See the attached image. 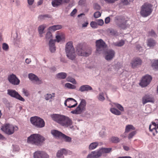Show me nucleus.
Listing matches in <instances>:
<instances>
[{
	"mask_svg": "<svg viewBox=\"0 0 158 158\" xmlns=\"http://www.w3.org/2000/svg\"><path fill=\"white\" fill-rule=\"evenodd\" d=\"M51 116L53 120L63 126L68 127L72 124V120L67 116L58 114H53Z\"/></svg>",
	"mask_w": 158,
	"mask_h": 158,
	"instance_id": "nucleus-1",
	"label": "nucleus"
},
{
	"mask_svg": "<svg viewBox=\"0 0 158 158\" xmlns=\"http://www.w3.org/2000/svg\"><path fill=\"white\" fill-rule=\"evenodd\" d=\"M45 140V138L40 134H35L31 135L28 137V143L37 146L41 145Z\"/></svg>",
	"mask_w": 158,
	"mask_h": 158,
	"instance_id": "nucleus-2",
	"label": "nucleus"
},
{
	"mask_svg": "<svg viewBox=\"0 0 158 158\" xmlns=\"http://www.w3.org/2000/svg\"><path fill=\"white\" fill-rule=\"evenodd\" d=\"M152 11V5L149 3L146 2L141 7L140 14L143 17H146L150 15Z\"/></svg>",
	"mask_w": 158,
	"mask_h": 158,
	"instance_id": "nucleus-3",
	"label": "nucleus"
},
{
	"mask_svg": "<svg viewBox=\"0 0 158 158\" xmlns=\"http://www.w3.org/2000/svg\"><path fill=\"white\" fill-rule=\"evenodd\" d=\"M91 52L90 48H86L81 44H78L77 46V52L79 56H87L91 54Z\"/></svg>",
	"mask_w": 158,
	"mask_h": 158,
	"instance_id": "nucleus-4",
	"label": "nucleus"
},
{
	"mask_svg": "<svg viewBox=\"0 0 158 158\" xmlns=\"http://www.w3.org/2000/svg\"><path fill=\"white\" fill-rule=\"evenodd\" d=\"M65 50L67 56L69 59L73 60L75 58V51L73 45V42L69 41L66 45Z\"/></svg>",
	"mask_w": 158,
	"mask_h": 158,
	"instance_id": "nucleus-5",
	"label": "nucleus"
},
{
	"mask_svg": "<svg viewBox=\"0 0 158 158\" xmlns=\"http://www.w3.org/2000/svg\"><path fill=\"white\" fill-rule=\"evenodd\" d=\"M1 130L5 133L11 135L13 134L15 131L18 130V127L16 126H14L12 124L7 123L2 126Z\"/></svg>",
	"mask_w": 158,
	"mask_h": 158,
	"instance_id": "nucleus-6",
	"label": "nucleus"
},
{
	"mask_svg": "<svg viewBox=\"0 0 158 158\" xmlns=\"http://www.w3.org/2000/svg\"><path fill=\"white\" fill-rule=\"evenodd\" d=\"M31 124L37 128H41L45 126V122L44 120L37 116L32 117L30 118Z\"/></svg>",
	"mask_w": 158,
	"mask_h": 158,
	"instance_id": "nucleus-7",
	"label": "nucleus"
},
{
	"mask_svg": "<svg viewBox=\"0 0 158 158\" xmlns=\"http://www.w3.org/2000/svg\"><path fill=\"white\" fill-rule=\"evenodd\" d=\"M86 102L84 99L81 100V102L78 107L75 110L71 111V113L73 114H81L85 110Z\"/></svg>",
	"mask_w": 158,
	"mask_h": 158,
	"instance_id": "nucleus-8",
	"label": "nucleus"
},
{
	"mask_svg": "<svg viewBox=\"0 0 158 158\" xmlns=\"http://www.w3.org/2000/svg\"><path fill=\"white\" fill-rule=\"evenodd\" d=\"M97 52L100 53L101 51L103 50L106 47L105 42L102 39L97 40L96 42Z\"/></svg>",
	"mask_w": 158,
	"mask_h": 158,
	"instance_id": "nucleus-9",
	"label": "nucleus"
},
{
	"mask_svg": "<svg viewBox=\"0 0 158 158\" xmlns=\"http://www.w3.org/2000/svg\"><path fill=\"white\" fill-rule=\"evenodd\" d=\"M7 94L11 97L15 98L23 102L25 101V99L15 90L8 89Z\"/></svg>",
	"mask_w": 158,
	"mask_h": 158,
	"instance_id": "nucleus-10",
	"label": "nucleus"
},
{
	"mask_svg": "<svg viewBox=\"0 0 158 158\" xmlns=\"http://www.w3.org/2000/svg\"><path fill=\"white\" fill-rule=\"evenodd\" d=\"M64 105L69 108H71L75 107L77 105V101L71 98H67L64 102Z\"/></svg>",
	"mask_w": 158,
	"mask_h": 158,
	"instance_id": "nucleus-11",
	"label": "nucleus"
},
{
	"mask_svg": "<svg viewBox=\"0 0 158 158\" xmlns=\"http://www.w3.org/2000/svg\"><path fill=\"white\" fill-rule=\"evenodd\" d=\"M8 79L9 82L13 85H17L20 83L19 80L14 74H12L8 76Z\"/></svg>",
	"mask_w": 158,
	"mask_h": 158,
	"instance_id": "nucleus-12",
	"label": "nucleus"
},
{
	"mask_svg": "<svg viewBox=\"0 0 158 158\" xmlns=\"http://www.w3.org/2000/svg\"><path fill=\"white\" fill-rule=\"evenodd\" d=\"M34 158H49V156L46 152L40 151H37L34 153Z\"/></svg>",
	"mask_w": 158,
	"mask_h": 158,
	"instance_id": "nucleus-13",
	"label": "nucleus"
},
{
	"mask_svg": "<svg viewBox=\"0 0 158 158\" xmlns=\"http://www.w3.org/2000/svg\"><path fill=\"white\" fill-rule=\"evenodd\" d=\"M152 79V77L151 76L147 75L143 77L140 85L143 87L146 86L149 84Z\"/></svg>",
	"mask_w": 158,
	"mask_h": 158,
	"instance_id": "nucleus-14",
	"label": "nucleus"
},
{
	"mask_svg": "<svg viewBox=\"0 0 158 158\" xmlns=\"http://www.w3.org/2000/svg\"><path fill=\"white\" fill-rule=\"evenodd\" d=\"M111 148H103L100 150L96 152L95 153L94 158H98L101 156L102 153H108L110 152L111 150Z\"/></svg>",
	"mask_w": 158,
	"mask_h": 158,
	"instance_id": "nucleus-15",
	"label": "nucleus"
},
{
	"mask_svg": "<svg viewBox=\"0 0 158 158\" xmlns=\"http://www.w3.org/2000/svg\"><path fill=\"white\" fill-rule=\"evenodd\" d=\"M28 77L31 81L36 82L37 84H40L42 83V81L40 80L37 76L33 73H29L28 75Z\"/></svg>",
	"mask_w": 158,
	"mask_h": 158,
	"instance_id": "nucleus-16",
	"label": "nucleus"
},
{
	"mask_svg": "<svg viewBox=\"0 0 158 158\" xmlns=\"http://www.w3.org/2000/svg\"><path fill=\"white\" fill-rule=\"evenodd\" d=\"M142 61L139 58H137L133 59L131 61V64L132 67L134 68L137 66L141 64Z\"/></svg>",
	"mask_w": 158,
	"mask_h": 158,
	"instance_id": "nucleus-17",
	"label": "nucleus"
},
{
	"mask_svg": "<svg viewBox=\"0 0 158 158\" xmlns=\"http://www.w3.org/2000/svg\"><path fill=\"white\" fill-rule=\"evenodd\" d=\"M154 102L153 98L149 95H146L142 98V102L143 105L148 102Z\"/></svg>",
	"mask_w": 158,
	"mask_h": 158,
	"instance_id": "nucleus-18",
	"label": "nucleus"
},
{
	"mask_svg": "<svg viewBox=\"0 0 158 158\" xmlns=\"http://www.w3.org/2000/svg\"><path fill=\"white\" fill-rule=\"evenodd\" d=\"M56 41L59 42L62 40H64L65 38L64 34L60 32H57L56 35Z\"/></svg>",
	"mask_w": 158,
	"mask_h": 158,
	"instance_id": "nucleus-19",
	"label": "nucleus"
},
{
	"mask_svg": "<svg viewBox=\"0 0 158 158\" xmlns=\"http://www.w3.org/2000/svg\"><path fill=\"white\" fill-rule=\"evenodd\" d=\"M115 52L112 50H110L107 51V54L106 56L105 59L107 60H110L112 59L114 56Z\"/></svg>",
	"mask_w": 158,
	"mask_h": 158,
	"instance_id": "nucleus-20",
	"label": "nucleus"
},
{
	"mask_svg": "<svg viewBox=\"0 0 158 158\" xmlns=\"http://www.w3.org/2000/svg\"><path fill=\"white\" fill-rule=\"evenodd\" d=\"M92 90V88L88 85H84L81 86L79 89V90L81 92L87 91Z\"/></svg>",
	"mask_w": 158,
	"mask_h": 158,
	"instance_id": "nucleus-21",
	"label": "nucleus"
},
{
	"mask_svg": "<svg viewBox=\"0 0 158 158\" xmlns=\"http://www.w3.org/2000/svg\"><path fill=\"white\" fill-rule=\"evenodd\" d=\"M55 40H51L49 42V46L50 51L52 52H54L56 51V47L55 46Z\"/></svg>",
	"mask_w": 158,
	"mask_h": 158,
	"instance_id": "nucleus-22",
	"label": "nucleus"
},
{
	"mask_svg": "<svg viewBox=\"0 0 158 158\" xmlns=\"http://www.w3.org/2000/svg\"><path fill=\"white\" fill-rule=\"evenodd\" d=\"M67 153V151L65 149L63 148L58 151L57 153L56 156L58 158H63L64 157L63 155H66Z\"/></svg>",
	"mask_w": 158,
	"mask_h": 158,
	"instance_id": "nucleus-23",
	"label": "nucleus"
},
{
	"mask_svg": "<svg viewBox=\"0 0 158 158\" xmlns=\"http://www.w3.org/2000/svg\"><path fill=\"white\" fill-rule=\"evenodd\" d=\"M62 27L61 25H55L49 27L48 28V30L49 31H55L60 29Z\"/></svg>",
	"mask_w": 158,
	"mask_h": 158,
	"instance_id": "nucleus-24",
	"label": "nucleus"
},
{
	"mask_svg": "<svg viewBox=\"0 0 158 158\" xmlns=\"http://www.w3.org/2000/svg\"><path fill=\"white\" fill-rule=\"evenodd\" d=\"M127 20L123 18L121 20L120 23L118 24V26L121 28L124 29L126 27Z\"/></svg>",
	"mask_w": 158,
	"mask_h": 158,
	"instance_id": "nucleus-25",
	"label": "nucleus"
},
{
	"mask_svg": "<svg viewBox=\"0 0 158 158\" xmlns=\"http://www.w3.org/2000/svg\"><path fill=\"white\" fill-rule=\"evenodd\" d=\"M46 27V24H43L40 26L38 28V31L40 37L42 36V34L44 33V30Z\"/></svg>",
	"mask_w": 158,
	"mask_h": 158,
	"instance_id": "nucleus-26",
	"label": "nucleus"
},
{
	"mask_svg": "<svg viewBox=\"0 0 158 158\" xmlns=\"http://www.w3.org/2000/svg\"><path fill=\"white\" fill-rule=\"evenodd\" d=\"M156 43L155 40L152 39H148L147 40V45L150 48L153 47L156 45Z\"/></svg>",
	"mask_w": 158,
	"mask_h": 158,
	"instance_id": "nucleus-27",
	"label": "nucleus"
},
{
	"mask_svg": "<svg viewBox=\"0 0 158 158\" xmlns=\"http://www.w3.org/2000/svg\"><path fill=\"white\" fill-rule=\"evenodd\" d=\"M51 132L52 135L58 137H61L63 135V134L61 132L55 130H52Z\"/></svg>",
	"mask_w": 158,
	"mask_h": 158,
	"instance_id": "nucleus-28",
	"label": "nucleus"
},
{
	"mask_svg": "<svg viewBox=\"0 0 158 158\" xmlns=\"http://www.w3.org/2000/svg\"><path fill=\"white\" fill-rule=\"evenodd\" d=\"M63 3V0H54L52 1V4L53 7H56Z\"/></svg>",
	"mask_w": 158,
	"mask_h": 158,
	"instance_id": "nucleus-29",
	"label": "nucleus"
},
{
	"mask_svg": "<svg viewBox=\"0 0 158 158\" xmlns=\"http://www.w3.org/2000/svg\"><path fill=\"white\" fill-rule=\"evenodd\" d=\"M110 111L112 113L116 115H119L121 114V113L120 111L114 107L111 108L110 109Z\"/></svg>",
	"mask_w": 158,
	"mask_h": 158,
	"instance_id": "nucleus-30",
	"label": "nucleus"
},
{
	"mask_svg": "<svg viewBox=\"0 0 158 158\" xmlns=\"http://www.w3.org/2000/svg\"><path fill=\"white\" fill-rule=\"evenodd\" d=\"M109 140L110 142L114 143H117L120 141V140L118 137L115 136L111 137L109 139Z\"/></svg>",
	"mask_w": 158,
	"mask_h": 158,
	"instance_id": "nucleus-31",
	"label": "nucleus"
},
{
	"mask_svg": "<svg viewBox=\"0 0 158 158\" xmlns=\"http://www.w3.org/2000/svg\"><path fill=\"white\" fill-rule=\"evenodd\" d=\"M111 105L112 107L114 106L118 108L120 111H123L124 108L120 104L117 103H113L112 104H111Z\"/></svg>",
	"mask_w": 158,
	"mask_h": 158,
	"instance_id": "nucleus-32",
	"label": "nucleus"
},
{
	"mask_svg": "<svg viewBox=\"0 0 158 158\" xmlns=\"http://www.w3.org/2000/svg\"><path fill=\"white\" fill-rule=\"evenodd\" d=\"M135 128L131 125H128L126 126L125 128V133H128L131 131V130H135Z\"/></svg>",
	"mask_w": 158,
	"mask_h": 158,
	"instance_id": "nucleus-33",
	"label": "nucleus"
},
{
	"mask_svg": "<svg viewBox=\"0 0 158 158\" xmlns=\"http://www.w3.org/2000/svg\"><path fill=\"white\" fill-rule=\"evenodd\" d=\"M98 143L97 142H94L91 143L89 146V149L90 150H93L98 145Z\"/></svg>",
	"mask_w": 158,
	"mask_h": 158,
	"instance_id": "nucleus-34",
	"label": "nucleus"
},
{
	"mask_svg": "<svg viewBox=\"0 0 158 158\" xmlns=\"http://www.w3.org/2000/svg\"><path fill=\"white\" fill-rule=\"evenodd\" d=\"M67 76V74L64 73H58L57 75V77L60 79H64Z\"/></svg>",
	"mask_w": 158,
	"mask_h": 158,
	"instance_id": "nucleus-35",
	"label": "nucleus"
},
{
	"mask_svg": "<svg viewBox=\"0 0 158 158\" xmlns=\"http://www.w3.org/2000/svg\"><path fill=\"white\" fill-rule=\"evenodd\" d=\"M61 137L66 142H70L71 141L72 139L71 137L67 136L64 134H63Z\"/></svg>",
	"mask_w": 158,
	"mask_h": 158,
	"instance_id": "nucleus-36",
	"label": "nucleus"
},
{
	"mask_svg": "<svg viewBox=\"0 0 158 158\" xmlns=\"http://www.w3.org/2000/svg\"><path fill=\"white\" fill-rule=\"evenodd\" d=\"M65 87L70 89H75L76 86L69 83H67L65 85Z\"/></svg>",
	"mask_w": 158,
	"mask_h": 158,
	"instance_id": "nucleus-37",
	"label": "nucleus"
},
{
	"mask_svg": "<svg viewBox=\"0 0 158 158\" xmlns=\"http://www.w3.org/2000/svg\"><path fill=\"white\" fill-rule=\"evenodd\" d=\"M152 125H150L149 127V130L150 131L152 132L153 135H155V134H157V130L158 129V128L154 129V128H152Z\"/></svg>",
	"mask_w": 158,
	"mask_h": 158,
	"instance_id": "nucleus-38",
	"label": "nucleus"
},
{
	"mask_svg": "<svg viewBox=\"0 0 158 158\" xmlns=\"http://www.w3.org/2000/svg\"><path fill=\"white\" fill-rule=\"evenodd\" d=\"M152 67L157 70L158 69V60H155L153 62L152 65Z\"/></svg>",
	"mask_w": 158,
	"mask_h": 158,
	"instance_id": "nucleus-39",
	"label": "nucleus"
},
{
	"mask_svg": "<svg viewBox=\"0 0 158 158\" xmlns=\"http://www.w3.org/2000/svg\"><path fill=\"white\" fill-rule=\"evenodd\" d=\"M124 44V41L123 40H121L118 42H116L114 43V45L116 46L121 47Z\"/></svg>",
	"mask_w": 158,
	"mask_h": 158,
	"instance_id": "nucleus-40",
	"label": "nucleus"
},
{
	"mask_svg": "<svg viewBox=\"0 0 158 158\" xmlns=\"http://www.w3.org/2000/svg\"><path fill=\"white\" fill-rule=\"evenodd\" d=\"M49 15H40L38 17L39 19L40 20L44 19L47 18H50Z\"/></svg>",
	"mask_w": 158,
	"mask_h": 158,
	"instance_id": "nucleus-41",
	"label": "nucleus"
},
{
	"mask_svg": "<svg viewBox=\"0 0 158 158\" xmlns=\"http://www.w3.org/2000/svg\"><path fill=\"white\" fill-rule=\"evenodd\" d=\"M46 38L47 39L51 40L52 38V33L49 31L47 32L46 35Z\"/></svg>",
	"mask_w": 158,
	"mask_h": 158,
	"instance_id": "nucleus-42",
	"label": "nucleus"
},
{
	"mask_svg": "<svg viewBox=\"0 0 158 158\" xmlns=\"http://www.w3.org/2000/svg\"><path fill=\"white\" fill-rule=\"evenodd\" d=\"M54 97V96H52L51 94H47L45 96V98L46 100H49L52 98Z\"/></svg>",
	"mask_w": 158,
	"mask_h": 158,
	"instance_id": "nucleus-43",
	"label": "nucleus"
},
{
	"mask_svg": "<svg viewBox=\"0 0 158 158\" xmlns=\"http://www.w3.org/2000/svg\"><path fill=\"white\" fill-rule=\"evenodd\" d=\"M23 93L26 96H28L29 95V93L27 90L23 89Z\"/></svg>",
	"mask_w": 158,
	"mask_h": 158,
	"instance_id": "nucleus-44",
	"label": "nucleus"
},
{
	"mask_svg": "<svg viewBox=\"0 0 158 158\" xmlns=\"http://www.w3.org/2000/svg\"><path fill=\"white\" fill-rule=\"evenodd\" d=\"M67 79L68 81L72 83L73 84H76V82L75 79L73 78L68 77Z\"/></svg>",
	"mask_w": 158,
	"mask_h": 158,
	"instance_id": "nucleus-45",
	"label": "nucleus"
},
{
	"mask_svg": "<svg viewBox=\"0 0 158 158\" xmlns=\"http://www.w3.org/2000/svg\"><path fill=\"white\" fill-rule=\"evenodd\" d=\"M91 26L94 28H97V24L95 22L92 21L91 22L90 24Z\"/></svg>",
	"mask_w": 158,
	"mask_h": 158,
	"instance_id": "nucleus-46",
	"label": "nucleus"
},
{
	"mask_svg": "<svg viewBox=\"0 0 158 158\" xmlns=\"http://www.w3.org/2000/svg\"><path fill=\"white\" fill-rule=\"evenodd\" d=\"M101 15V13L99 11H97L95 12L94 15V17L95 18H98Z\"/></svg>",
	"mask_w": 158,
	"mask_h": 158,
	"instance_id": "nucleus-47",
	"label": "nucleus"
},
{
	"mask_svg": "<svg viewBox=\"0 0 158 158\" xmlns=\"http://www.w3.org/2000/svg\"><path fill=\"white\" fill-rule=\"evenodd\" d=\"M136 133L135 131H133L130 133L128 136V138L129 139L131 138Z\"/></svg>",
	"mask_w": 158,
	"mask_h": 158,
	"instance_id": "nucleus-48",
	"label": "nucleus"
},
{
	"mask_svg": "<svg viewBox=\"0 0 158 158\" xmlns=\"http://www.w3.org/2000/svg\"><path fill=\"white\" fill-rule=\"evenodd\" d=\"M106 3L111 4L114 3L116 1H118V0H104Z\"/></svg>",
	"mask_w": 158,
	"mask_h": 158,
	"instance_id": "nucleus-49",
	"label": "nucleus"
},
{
	"mask_svg": "<svg viewBox=\"0 0 158 158\" xmlns=\"http://www.w3.org/2000/svg\"><path fill=\"white\" fill-rule=\"evenodd\" d=\"M94 9L96 10H98L100 9L101 7L97 4H95L94 6Z\"/></svg>",
	"mask_w": 158,
	"mask_h": 158,
	"instance_id": "nucleus-50",
	"label": "nucleus"
},
{
	"mask_svg": "<svg viewBox=\"0 0 158 158\" xmlns=\"http://www.w3.org/2000/svg\"><path fill=\"white\" fill-rule=\"evenodd\" d=\"M9 46L7 44L4 43L2 44V48L4 50H7L8 49Z\"/></svg>",
	"mask_w": 158,
	"mask_h": 158,
	"instance_id": "nucleus-51",
	"label": "nucleus"
},
{
	"mask_svg": "<svg viewBox=\"0 0 158 158\" xmlns=\"http://www.w3.org/2000/svg\"><path fill=\"white\" fill-rule=\"evenodd\" d=\"M98 99L100 101H103L105 100V98L102 95L100 94L98 97Z\"/></svg>",
	"mask_w": 158,
	"mask_h": 158,
	"instance_id": "nucleus-52",
	"label": "nucleus"
},
{
	"mask_svg": "<svg viewBox=\"0 0 158 158\" xmlns=\"http://www.w3.org/2000/svg\"><path fill=\"white\" fill-rule=\"evenodd\" d=\"M149 35L152 36H155L156 35L155 31L152 30L149 32Z\"/></svg>",
	"mask_w": 158,
	"mask_h": 158,
	"instance_id": "nucleus-53",
	"label": "nucleus"
},
{
	"mask_svg": "<svg viewBox=\"0 0 158 158\" xmlns=\"http://www.w3.org/2000/svg\"><path fill=\"white\" fill-rule=\"evenodd\" d=\"M77 10L76 9H74L70 13V15L71 16H73V15L77 13Z\"/></svg>",
	"mask_w": 158,
	"mask_h": 158,
	"instance_id": "nucleus-54",
	"label": "nucleus"
},
{
	"mask_svg": "<svg viewBox=\"0 0 158 158\" xmlns=\"http://www.w3.org/2000/svg\"><path fill=\"white\" fill-rule=\"evenodd\" d=\"M104 23V22L102 19H99L98 21V24L99 25L102 26Z\"/></svg>",
	"mask_w": 158,
	"mask_h": 158,
	"instance_id": "nucleus-55",
	"label": "nucleus"
},
{
	"mask_svg": "<svg viewBox=\"0 0 158 158\" xmlns=\"http://www.w3.org/2000/svg\"><path fill=\"white\" fill-rule=\"evenodd\" d=\"M110 19L109 17H106L105 19V23L107 24L110 22Z\"/></svg>",
	"mask_w": 158,
	"mask_h": 158,
	"instance_id": "nucleus-56",
	"label": "nucleus"
},
{
	"mask_svg": "<svg viewBox=\"0 0 158 158\" xmlns=\"http://www.w3.org/2000/svg\"><path fill=\"white\" fill-rule=\"evenodd\" d=\"M136 50L137 51H140L142 50V48L139 45H138L136 46Z\"/></svg>",
	"mask_w": 158,
	"mask_h": 158,
	"instance_id": "nucleus-57",
	"label": "nucleus"
},
{
	"mask_svg": "<svg viewBox=\"0 0 158 158\" xmlns=\"http://www.w3.org/2000/svg\"><path fill=\"white\" fill-rule=\"evenodd\" d=\"M121 2L125 5H127L129 4L127 0H121Z\"/></svg>",
	"mask_w": 158,
	"mask_h": 158,
	"instance_id": "nucleus-58",
	"label": "nucleus"
},
{
	"mask_svg": "<svg viewBox=\"0 0 158 158\" xmlns=\"http://www.w3.org/2000/svg\"><path fill=\"white\" fill-rule=\"evenodd\" d=\"M28 4L29 5H32L34 1V0H27Z\"/></svg>",
	"mask_w": 158,
	"mask_h": 158,
	"instance_id": "nucleus-59",
	"label": "nucleus"
},
{
	"mask_svg": "<svg viewBox=\"0 0 158 158\" xmlns=\"http://www.w3.org/2000/svg\"><path fill=\"white\" fill-rule=\"evenodd\" d=\"M31 61L30 59L27 58L25 60V62L27 64H29Z\"/></svg>",
	"mask_w": 158,
	"mask_h": 158,
	"instance_id": "nucleus-60",
	"label": "nucleus"
},
{
	"mask_svg": "<svg viewBox=\"0 0 158 158\" xmlns=\"http://www.w3.org/2000/svg\"><path fill=\"white\" fill-rule=\"evenodd\" d=\"M85 0H80L79 1L80 4H84L85 2Z\"/></svg>",
	"mask_w": 158,
	"mask_h": 158,
	"instance_id": "nucleus-61",
	"label": "nucleus"
},
{
	"mask_svg": "<svg viewBox=\"0 0 158 158\" xmlns=\"http://www.w3.org/2000/svg\"><path fill=\"white\" fill-rule=\"evenodd\" d=\"M88 23L87 22H86L85 23H84L82 24V27H86L87 25L88 24Z\"/></svg>",
	"mask_w": 158,
	"mask_h": 158,
	"instance_id": "nucleus-62",
	"label": "nucleus"
},
{
	"mask_svg": "<svg viewBox=\"0 0 158 158\" xmlns=\"http://www.w3.org/2000/svg\"><path fill=\"white\" fill-rule=\"evenodd\" d=\"M124 149L126 151H128L129 150V148L127 146H123Z\"/></svg>",
	"mask_w": 158,
	"mask_h": 158,
	"instance_id": "nucleus-63",
	"label": "nucleus"
},
{
	"mask_svg": "<svg viewBox=\"0 0 158 158\" xmlns=\"http://www.w3.org/2000/svg\"><path fill=\"white\" fill-rule=\"evenodd\" d=\"M43 0H40L38 2V5H40L43 3Z\"/></svg>",
	"mask_w": 158,
	"mask_h": 158,
	"instance_id": "nucleus-64",
	"label": "nucleus"
}]
</instances>
